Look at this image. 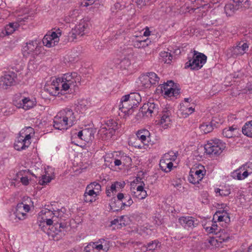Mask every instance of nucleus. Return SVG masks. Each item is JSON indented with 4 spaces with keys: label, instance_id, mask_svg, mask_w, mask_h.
<instances>
[{
    "label": "nucleus",
    "instance_id": "f257e3e1",
    "mask_svg": "<svg viewBox=\"0 0 252 252\" xmlns=\"http://www.w3.org/2000/svg\"><path fill=\"white\" fill-rule=\"evenodd\" d=\"M76 117L73 110L65 108L60 111L54 118L53 126L59 130L67 129L75 124Z\"/></svg>",
    "mask_w": 252,
    "mask_h": 252
},
{
    "label": "nucleus",
    "instance_id": "f03ea898",
    "mask_svg": "<svg viewBox=\"0 0 252 252\" xmlns=\"http://www.w3.org/2000/svg\"><path fill=\"white\" fill-rule=\"evenodd\" d=\"M141 100L139 94L132 93L123 96L119 104V110L126 115H131L133 109L137 107Z\"/></svg>",
    "mask_w": 252,
    "mask_h": 252
},
{
    "label": "nucleus",
    "instance_id": "7ed1b4c3",
    "mask_svg": "<svg viewBox=\"0 0 252 252\" xmlns=\"http://www.w3.org/2000/svg\"><path fill=\"white\" fill-rule=\"evenodd\" d=\"M34 134V130L31 127L23 129L17 137L14 143V148L17 151L25 150L31 144V138Z\"/></svg>",
    "mask_w": 252,
    "mask_h": 252
},
{
    "label": "nucleus",
    "instance_id": "20e7f679",
    "mask_svg": "<svg viewBox=\"0 0 252 252\" xmlns=\"http://www.w3.org/2000/svg\"><path fill=\"white\" fill-rule=\"evenodd\" d=\"M62 78L63 83L61 91H66L69 89L75 90L77 84L80 83V77L77 76L76 72L65 74Z\"/></svg>",
    "mask_w": 252,
    "mask_h": 252
},
{
    "label": "nucleus",
    "instance_id": "39448f33",
    "mask_svg": "<svg viewBox=\"0 0 252 252\" xmlns=\"http://www.w3.org/2000/svg\"><path fill=\"white\" fill-rule=\"evenodd\" d=\"M206 60L207 57L204 54L194 51L192 59L186 63L185 68L190 67L191 70H198L203 66Z\"/></svg>",
    "mask_w": 252,
    "mask_h": 252
},
{
    "label": "nucleus",
    "instance_id": "423d86ee",
    "mask_svg": "<svg viewBox=\"0 0 252 252\" xmlns=\"http://www.w3.org/2000/svg\"><path fill=\"white\" fill-rule=\"evenodd\" d=\"M127 196L122 193H118L117 195V198L113 197L110 202V206L112 209H113L114 211H118L120 210L125 209V207H129L133 203V200L131 197H128V201L126 202H124L123 199H126Z\"/></svg>",
    "mask_w": 252,
    "mask_h": 252
},
{
    "label": "nucleus",
    "instance_id": "0eeeda50",
    "mask_svg": "<svg viewBox=\"0 0 252 252\" xmlns=\"http://www.w3.org/2000/svg\"><path fill=\"white\" fill-rule=\"evenodd\" d=\"M110 241L100 239L95 242L90 243L84 249L85 252H107L110 248Z\"/></svg>",
    "mask_w": 252,
    "mask_h": 252
},
{
    "label": "nucleus",
    "instance_id": "6e6552de",
    "mask_svg": "<svg viewBox=\"0 0 252 252\" xmlns=\"http://www.w3.org/2000/svg\"><path fill=\"white\" fill-rule=\"evenodd\" d=\"M13 103L17 108L27 110L35 106L36 102L35 99L24 97L21 94H18L14 96Z\"/></svg>",
    "mask_w": 252,
    "mask_h": 252
},
{
    "label": "nucleus",
    "instance_id": "1a4fd4ad",
    "mask_svg": "<svg viewBox=\"0 0 252 252\" xmlns=\"http://www.w3.org/2000/svg\"><path fill=\"white\" fill-rule=\"evenodd\" d=\"M225 144L219 139L211 140L205 145L204 149L208 155H219L225 148Z\"/></svg>",
    "mask_w": 252,
    "mask_h": 252
},
{
    "label": "nucleus",
    "instance_id": "9d476101",
    "mask_svg": "<svg viewBox=\"0 0 252 252\" xmlns=\"http://www.w3.org/2000/svg\"><path fill=\"white\" fill-rule=\"evenodd\" d=\"M249 44L247 42L240 41L234 46L226 50V55L229 58H237L239 56H242L248 50Z\"/></svg>",
    "mask_w": 252,
    "mask_h": 252
},
{
    "label": "nucleus",
    "instance_id": "9b49d317",
    "mask_svg": "<svg viewBox=\"0 0 252 252\" xmlns=\"http://www.w3.org/2000/svg\"><path fill=\"white\" fill-rule=\"evenodd\" d=\"M42 47L38 45L37 40L31 41L27 43L23 48L24 55H31L32 57H35L40 53Z\"/></svg>",
    "mask_w": 252,
    "mask_h": 252
},
{
    "label": "nucleus",
    "instance_id": "f8f14e48",
    "mask_svg": "<svg viewBox=\"0 0 252 252\" xmlns=\"http://www.w3.org/2000/svg\"><path fill=\"white\" fill-rule=\"evenodd\" d=\"M174 83L173 81H168L167 83L161 85L160 89L162 93L167 96H175L178 95L180 93V89L174 88Z\"/></svg>",
    "mask_w": 252,
    "mask_h": 252
},
{
    "label": "nucleus",
    "instance_id": "ddd939ff",
    "mask_svg": "<svg viewBox=\"0 0 252 252\" xmlns=\"http://www.w3.org/2000/svg\"><path fill=\"white\" fill-rule=\"evenodd\" d=\"M38 220L46 222V224L50 226L54 222H56L54 211H52L47 209L41 210L39 214Z\"/></svg>",
    "mask_w": 252,
    "mask_h": 252
},
{
    "label": "nucleus",
    "instance_id": "4468645a",
    "mask_svg": "<svg viewBox=\"0 0 252 252\" xmlns=\"http://www.w3.org/2000/svg\"><path fill=\"white\" fill-rule=\"evenodd\" d=\"M17 74L13 71H9L2 76L0 80V85L2 87L7 89L8 87L14 85L16 84Z\"/></svg>",
    "mask_w": 252,
    "mask_h": 252
},
{
    "label": "nucleus",
    "instance_id": "2eb2a0df",
    "mask_svg": "<svg viewBox=\"0 0 252 252\" xmlns=\"http://www.w3.org/2000/svg\"><path fill=\"white\" fill-rule=\"evenodd\" d=\"M252 166V163L243 165L239 168L235 170L231 173V176L235 179L242 180L247 178L248 175L252 173V169L249 171L247 169L250 166Z\"/></svg>",
    "mask_w": 252,
    "mask_h": 252
},
{
    "label": "nucleus",
    "instance_id": "dca6fc26",
    "mask_svg": "<svg viewBox=\"0 0 252 252\" xmlns=\"http://www.w3.org/2000/svg\"><path fill=\"white\" fill-rule=\"evenodd\" d=\"M159 108V104L157 101L155 102L154 100H150L143 106L142 111L146 114L148 113L152 116L153 115L155 116L158 113Z\"/></svg>",
    "mask_w": 252,
    "mask_h": 252
},
{
    "label": "nucleus",
    "instance_id": "f3484780",
    "mask_svg": "<svg viewBox=\"0 0 252 252\" xmlns=\"http://www.w3.org/2000/svg\"><path fill=\"white\" fill-rule=\"evenodd\" d=\"M205 173L206 171L204 169H191L189 172L188 180L189 183L192 184H198L202 180Z\"/></svg>",
    "mask_w": 252,
    "mask_h": 252
},
{
    "label": "nucleus",
    "instance_id": "a211bd4d",
    "mask_svg": "<svg viewBox=\"0 0 252 252\" xmlns=\"http://www.w3.org/2000/svg\"><path fill=\"white\" fill-rule=\"evenodd\" d=\"M179 223L185 228L193 229L198 225L197 220L190 216L181 217L178 219Z\"/></svg>",
    "mask_w": 252,
    "mask_h": 252
},
{
    "label": "nucleus",
    "instance_id": "6ab92c4d",
    "mask_svg": "<svg viewBox=\"0 0 252 252\" xmlns=\"http://www.w3.org/2000/svg\"><path fill=\"white\" fill-rule=\"evenodd\" d=\"M194 104H188L186 102H182L180 104L179 113L181 117L187 118L189 115L194 112Z\"/></svg>",
    "mask_w": 252,
    "mask_h": 252
},
{
    "label": "nucleus",
    "instance_id": "aec40b11",
    "mask_svg": "<svg viewBox=\"0 0 252 252\" xmlns=\"http://www.w3.org/2000/svg\"><path fill=\"white\" fill-rule=\"evenodd\" d=\"M136 138L145 146L148 145L150 141V132L146 129H141L136 133Z\"/></svg>",
    "mask_w": 252,
    "mask_h": 252
},
{
    "label": "nucleus",
    "instance_id": "412c9836",
    "mask_svg": "<svg viewBox=\"0 0 252 252\" xmlns=\"http://www.w3.org/2000/svg\"><path fill=\"white\" fill-rule=\"evenodd\" d=\"M124 182H115L112 184L109 187H107L106 194L107 196H110L111 193L115 194L117 192L120 191L125 186Z\"/></svg>",
    "mask_w": 252,
    "mask_h": 252
},
{
    "label": "nucleus",
    "instance_id": "4be33fe9",
    "mask_svg": "<svg viewBox=\"0 0 252 252\" xmlns=\"http://www.w3.org/2000/svg\"><path fill=\"white\" fill-rule=\"evenodd\" d=\"M213 220H216L219 222L224 221L225 223H227L230 221V218L225 211H219L214 215Z\"/></svg>",
    "mask_w": 252,
    "mask_h": 252
},
{
    "label": "nucleus",
    "instance_id": "5701e85b",
    "mask_svg": "<svg viewBox=\"0 0 252 252\" xmlns=\"http://www.w3.org/2000/svg\"><path fill=\"white\" fill-rule=\"evenodd\" d=\"M89 29V24L84 20L81 21L80 23L76 26L74 31L78 35L82 36L88 32Z\"/></svg>",
    "mask_w": 252,
    "mask_h": 252
},
{
    "label": "nucleus",
    "instance_id": "b1692460",
    "mask_svg": "<svg viewBox=\"0 0 252 252\" xmlns=\"http://www.w3.org/2000/svg\"><path fill=\"white\" fill-rule=\"evenodd\" d=\"M54 211V216L56 222H59L60 220L65 221L69 218V215L64 207Z\"/></svg>",
    "mask_w": 252,
    "mask_h": 252
},
{
    "label": "nucleus",
    "instance_id": "393cba45",
    "mask_svg": "<svg viewBox=\"0 0 252 252\" xmlns=\"http://www.w3.org/2000/svg\"><path fill=\"white\" fill-rule=\"evenodd\" d=\"M160 115L161 117L159 123L160 124L163 125V126L166 128V127L170 124L171 111L166 108L162 111V114Z\"/></svg>",
    "mask_w": 252,
    "mask_h": 252
},
{
    "label": "nucleus",
    "instance_id": "a878e982",
    "mask_svg": "<svg viewBox=\"0 0 252 252\" xmlns=\"http://www.w3.org/2000/svg\"><path fill=\"white\" fill-rule=\"evenodd\" d=\"M238 133V128L236 126H232L223 129L222 135L226 138H232L236 136Z\"/></svg>",
    "mask_w": 252,
    "mask_h": 252
},
{
    "label": "nucleus",
    "instance_id": "bb28decb",
    "mask_svg": "<svg viewBox=\"0 0 252 252\" xmlns=\"http://www.w3.org/2000/svg\"><path fill=\"white\" fill-rule=\"evenodd\" d=\"M239 9V8L237 6V4L233 3L232 0H230L229 2L224 7L225 12L226 15L228 16L233 15Z\"/></svg>",
    "mask_w": 252,
    "mask_h": 252
},
{
    "label": "nucleus",
    "instance_id": "cd10ccee",
    "mask_svg": "<svg viewBox=\"0 0 252 252\" xmlns=\"http://www.w3.org/2000/svg\"><path fill=\"white\" fill-rule=\"evenodd\" d=\"M99 134L102 140H107L110 139L114 135L115 133L113 130L107 129L106 126H105L100 129Z\"/></svg>",
    "mask_w": 252,
    "mask_h": 252
},
{
    "label": "nucleus",
    "instance_id": "c85d7f7f",
    "mask_svg": "<svg viewBox=\"0 0 252 252\" xmlns=\"http://www.w3.org/2000/svg\"><path fill=\"white\" fill-rule=\"evenodd\" d=\"M173 165V163L171 161L164 160L163 157H162L159 162V166L161 169L166 173L171 171Z\"/></svg>",
    "mask_w": 252,
    "mask_h": 252
},
{
    "label": "nucleus",
    "instance_id": "c756f323",
    "mask_svg": "<svg viewBox=\"0 0 252 252\" xmlns=\"http://www.w3.org/2000/svg\"><path fill=\"white\" fill-rule=\"evenodd\" d=\"M139 87L142 89L149 88L151 87L150 83L149 82V78L146 74L141 75L139 78Z\"/></svg>",
    "mask_w": 252,
    "mask_h": 252
},
{
    "label": "nucleus",
    "instance_id": "7c9ffc66",
    "mask_svg": "<svg viewBox=\"0 0 252 252\" xmlns=\"http://www.w3.org/2000/svg\"><path fill=\"white\" fill-rule=\"evenodd\" d=\"M126 7V2L123 0H118L111 7V10L113 13H116L124 9Z\"/></svg>",
    "mask_w": 252,
    "mask_h": 252
},
{
    "label": "nucleus",
    "instance_id": "2f4dec72",
    "mask_svg": "<svg viewBox=\"0 0 252 252\" xmlns=\"http://www.w3.org/2000/svg\"><path fill=\"white\" fill-rule=\"evenodd\" d=\"M242 131L244 135L252 137V120L245 123L242 127Z\"/></svg>",
    "mask_w": 252,
    "mask_h": 252
},
{
    "label": "nucleus",
    "instance_id": "473e14b6",
    "mask_svg": "<svg viewBox=\"0 0 252 252\" xmlns=\"http://www.w3.org/2000/svg\"><path fill=\"white\" fill-rule=\"evenodd\" d=\"M218 239L219 243L226 242L230 238V234H229L225 229H221L218 233Z\"/></svg>",
    "mask_w": 252,
    "mask_h": 252
},
{
    "label": "nucleus",
    "instance_id": "72a5a7b5",
    "mask_svg": "<svg viewBox=\"0 0 252 252\" xmlns=\"http://www.w3.org/2000/svg\"><path fill=\"white\" fill-rule=\"evenodd\" d=\"M160 247V243L158 240L152 241L146 245L143 246V247L146 248V251H154Z\"/></svg>",
    "mask_w": 252,
    "mask_h": 252
},
{
    "label": "nucleus",
    "instance_id": "f704fd0d",
    "mask_svg": "<svg viewBox=\"0 0 252 252\" xmlns=\"http://www.w3.org/2000/svg\"><path fill=\"white\" fill-rule=\"evenodd\" d=\"M211 223V226H207L204 227V228L206 229V231L211 233H215L216 234H218V232L220 231L221 229L219 228V226L217 223V221L216 220H214Z\"/></svg>",
    "mask_w": 252,
    "mask_h": 252
},
{
    "label": "nucleus",
    "instance_id": "c9c22d12",
    "mask_svg": "<svg viewBox=\"0 0 252 252\" xmlns=\"http://www.w3.org/2000/svg\"><path fill=\"white\" fill-rule=\"evenodd\" d=\"M84 134V141L89 142L92 141L94 138L93 131L92 129L85 128L83 129Z\"/></svg>",
    "mask_w": 252,
    "mask_h": 252
},
{
    "label": "nucleus",
    "instance_id": "e433bc0d",
    "mask_svg": "<svg viewBox=\"0 0 252 252\" xmlns=\"http://www.w3.org/2000/svg\"><path fill=\"white\" fill-rule=\"evenodd\" d=\"M233 3L237 4V6L239 8L244 7L245 9L249 8L251 5V1L250 0H232Z\"/></svg>",
    "mask_w": 252,
    "mask_h": 252
},
{
    "label": "nucleus",
    "instance_id": "4c0bfd02",
    "mask_svg": "<svg viewBox=\"0 0 252 252\" xmlns=\"http://www.w3.org/2000/svg\"><path fill=\"white\" fill-rule=\"evenodd\" d=\"M146 75H148V78H149V82L150 83V86L157 85L158 84L159 78L158 75L153 72H149Z\"/></svg>",
    "mask_w": 252,
    "mask_h": 252
},
{
    "label": "nucleus",
    "instance_id": "58836bf2",
    "mask_svg": "<svg viewBox=\"0 0 252 252\" xmlns=\"http://www.w3.org/2000/svg\"><path fill=\"white\" fill-rule=\"evenodd\" d=\"M151 41H149V39L147 38L146 39L141 40H136L134 42L133 45L135 48H144L148 46L149 43H150Z\"/></svg>",
    "mask_w": 252,
    "mask_h": 252
},
{
    "label": "nucleus",
    "instance_id": "ea45409f",
    "mask_svg": "<svg viewBox=\"0 0 252 252\" xmlns=\"http://www.w3.org/2000/svg\"><path fill=\"white\" fill-rule=\"evenodd\" d=\"M88 102L86 99L79 100L78 101L77 104L76 105V109L77 111H79L80 112L86 110L87 108V105Z\"/></svg>",
    "mask_w": 252,
    "mask_h": 252
},
{
    "label": "nucleus",
    "instance_id": "a19ab883",
    "mask_svg": "<svg viewBox=\"0 0 252 252\" xmlns=\"http://www.w3.org/2000/svg\"><path fill=\"white\" fill-rule=\"evenodd\" d=\"M54 42V41L52 40V39H51V37H50L48 34H46L42 39V42L44 45L49 48L56 45Z\"/></svg>",
    "mask_w": 252,
    "mask_h": 252
},
{
    "label": "nucleus",
    "instance_id": "79ce46f5",
    "mask_svg": "<svg viewBox=\"0 0 252 252\" xmlns=\"http://www.w3.org/2000/svg\"><path fill=\"white\" fill-rule=\"evenodd\" d=\"M131 64L130 60L126 57L124 58L119 63V67L121 69H127Z\"/></svg>",
    "mask_w": 252,
    "mask_h": 252
},
{
    "label": "nucleus",
    "instance_id": "37998d69",
    "mask_svg": "<svg viewBox=\"0 0 252 252\" xmlns=\"http://www.w3.org/2000/svg\"><path fill=\"white\" fill-rule=\"evenodd\" d=\"M23 206L22 204H17L16 212L14 213L16 217L18 218L19 220L24 219L25 216L26 215L25 213L22 211V207Z\"/></svg>",
    "mask_w": 252,
    "mask_h": 252
},
{
    "label": "nucleus",
    "instance_id": "c03bdc74",
    "mask_svg": "<svg viewBox=\"0 0 252 252\" xmlns=\"http://www.w3.org/2000/svg\"><path fill=\"white\" fill-rule=\"evenodd\" d=\"M62 78H55L52 81L51 86L53 89H55L56 91H59L60 87L62 88Z\"/></svg>",
    "mask_w": 252,
    "mask_h": 252
},
{
    "label": "nucleus",
    "instance_id": "a18cd8bd",
    "mask_svg": "<svg viewBox=\"0 0 252 252\" xmlns=\"http://www.w3.org/2000/svg\"><path fill=\"white\" fill-rule=\"evenodd\" d=\"M160 56L162 58L165 63H169L171 61L173 56L170 53L162 51L160 53Z\"/></svg>",
    "mask_w": 252,
    "mask_h": 252
},
{
    "label": "nucleus",
    "instance_id": "49530a36",
    "mask_svg": "<svg viewBox=\"0 0 252 252\" xmlns=\"http://www.w3.org/2000/svg\"><path fill=\"white\" fill-rule=\"evenodd\" d=\"M106 126L107 129L113 130L114 133H115L116 130L119 128L118 123L113 120L108 121L106 123Z\"/></svg>",
    "mask_w": 252,
    "mask_h": 252
},
{
    "label": "nucleus",
    "instance_id": "de8ad7c7",
    "mask_svg": "<svg viewBox=\"0 0 252 252\" xmlns=\"http://www.w3.org/2000/svg\"><path fill=\"white\" fill-rule=\"evenodd\" d=\"M17 28V24L10 23L5 27V32L7 35L12 34Z\"/></svg>",
    "mask_w": 252,
    "mask_h": 252
},
{
    "label": "nucleus",
    "instance_id": "09e8293b",
    "mask_svg": "<svg viewBox=\"0 0 252 252\" xmlns=\"http://www.w3.org/2000/svg\"><path fill=\"white\" fill-rule=\"evenodd\" d=\"M201 129L204 131L205 133H208L212 131L213 129V126L211 123H203L200 126Z\"/></svg>",
    "mask_w": 252,
    "mask_h": 252
},
{
    "label": "nucleus",
    "instance_id": "8fccbe9b",
    "mask_svg": "<svg viewBox=\"0 0 252 252\" xmlns=\"http://www.w3.org/2000/svg\"><path fill=\"white\" fill-rule=\"evenodd\" d=\"M164 160H167L168 161H175L177 157L176 154L172 151L169 152L165 154L162 157Z\"/></svg>",
    "mask_w": 252,
    "mask_h": 252
},
{
    "label": "nucleus",
    "instance_id": "3c124183",
    "mask_svg": "<svg viewBox=\"0 0 252 252\" xmlns=\"http://www.w3.org/2000/svg\"><path fill=\"white\" fill-rule=\"evenodd\" d=\"M52 178L49 175H43L38 181V183L40 185L44 186L50 183Z\"/></svg>",
    "mask_w": 252,
    "mask_h": 252
},
{
    "label": "nucleus",
    "instance_id": "603ef678",
    "mask_svg": "<svg viewBox=\"0 0 252 252\" xmlns=\"http://www.w3.org/2000/svg\"><path fill=\"white\" fill-rule=\"evenodd\" d=\"M84 194H87L88 195L93 196L95 198L97 195H98L94 190L92 189V186H87L85 190Z\"/></svg>",
    "mask_w": 252,
    "mask_h": 252
},
{
    "label": "nucleus",
    "instance_id": "864d4df0",
    "mask_svg": "<svg viewBox=\"0 0 252 252\" xmlns=\"http://www.w3.org/2000/svg\"><path fill=\"white\" fill-rule=\"evenodd\" d=\"M38 225L39 227L41 228V229L44 231V232H46L47 234H48L49 235H51L52 236H54L53 234H51V232L50 231H48V228H47V226H48L47 225L46 226L45 225L46 223V222H42L41 220H38Z\"/></svg>",
    "mask_w": 252,
    "mask_h": 252
},
{
    "label": "nucleus",
    "instance_id": "5fc2aeb1",
    "mask_svg": "<svg viewBox=\"0 0 252 252\" xmlns=\"http://www.w3.org/2000/svg\"><path fill=\"white\" fill-rule=\"evenodd\" d=\"M50 37H51L52 40L54 41L55 44L56 45L59 41V36L61 35V33L60 32H53L51 33V34H48Z\"/></svg>",
    "mask_w": 252,
    "mask_h": 252
},
{
    "label": "nucleus",
    "instance_id": "6e6d98bb",
    "mask_svg": "<svg viewBox=\"0 0 252 252\" xmlns=\"http://www.w3.org/2000/svg\"><path fill=\"white\" fill-rule=\"evenodd\" d=\"M215 192L217 194L219 193V195L221 196H226L230 193V189H223L218 188L215 189Z\"/></svg>",
    "mask_w": 252,
    "mask_h": 252
},
{
    "label": "nucleus",
    "instance_id": "4d7b16f0",
    "mask_svg": "<svg viewBox=\"0 0 252 252\" xmlns=\"http://www.w3.org/2000/svg\"><path fill=\"white\" fill-rule=\"evenodd\" d=\"M88 186H92V189H94L95 192H96L98 194L101 191V187L100 185L95 182L91 183L90 184L88 185Z\"/></svg>",
    "mask_w": 252,
    "mask_h": 252
},
{
    "label": "nucleus",
    "instance_id": "13d9d810",
    "mask_svg": "<svg viewBox=\"0 0 252 252\" xmlns=\"http://www.w3.org/2000/svg\"><path fill=\"white\" fill-rule=\"evenodd\" d=\"M54 225L48 227V229H50V232L52 233V232L53 233V234L54 235H58L59 232L62 231V229H60V228H57L58 226H57L56 222H54Z\"/></svg>",
    "mask_w": 252,
    "mask_h": 252
},
{
    "label": "nucleus",
    "instance_id": "bf43d9fd",
    "mask_svg": "<svg viewBox=\"0 0 252 252\" xmlns=\"http://www.w3.org/2000/svg\"><path fill=\"white\" fill-rule=\"evenodd\" d=\"M77 33L74 30H72L71 32L68 33V41H73L76 38Z\"/></svg>",
    "mask_w": 252,
    "mask_h": 252
},
{
    "label": "nucleus",
    "instance_id": "052dcab7",
    "mask_svg": "<svg viewBox=\"0 0 252 252\" xmlns=\"http://www.w3.org/2000/svg\"><path fill=\"white\" fill-rule=\"evenodd\" d=\"M125 158H127L129 160H130V158L128 157H121L120 159H115L114 161V163L115 166H119L121 165L123 163V160H124Z\"/></svg>",
    "mask_w": 252,
    "mask_h": 252
},
{
    "label": "nucleus",
    "instance_id": "680f3d73",
    "mask_svg": "<svg viewBox=\"0 0 252 252\" xmlns=\"http://www.w3.org/2000/svg\"><path fill=\"white\" fill-rule=\"evenodd\" d=\"M206 241V243L209 244L211 246H216L217 243H219L218 239L214 237H210Z\"/></svg>",
    "mask_w": 252,
    "mask_h": 252
},
{
    "label": "nucleus",
    "instance_id": "e2e57ef3",
    "mask_svg": "<svg viewBox=\"0 0 252 252\" xmlns=\"http://www.w3.org/2000/svg\"><path fill=\"white\" fill-rule=\"evenodd\" d=\"M57 226H59L60 229H64L67 226V223L63 220H60L59 222H56Z\"/></svg>",
    "mask_w": 252,
    "mask_h": 252
},
{
    "label": "nucleus",
    "instance_id": "0e129e2a",
    "mask_svg": "<svg viewBox=\"0 0 252 252\" xmlns=\"http://www.w3.org/2000/svg\"><path fill=\"white\" fill-rule=\"evenodd\" d=\"M139 141H140L137 140V138H136L135 141L132 143L133 146L138 149H142L143 148L145 145L141 142L139 143Z\"/></svg>",
    "mask_w": 252,
    "mask_h": 252
},
{
    "label": "nucleus",
    "instance_id": "69168bd1",
    "mask_svg": "<svg viewBox=\"0 0 252 252\" xmlns=\"http://www.w3.org/2000/svg\"><path fill=\"white\" fill-rule=\"evenodd\" d=\"M95 200V198L87 194H84V200L86 202H93Z\"/></svg>",
    "mask_w": 252,
    "mask_h": 252
},
{
    "label": "nucleus",
    "instance_id": "338daca9",
    "mask_svg": "<svg viewBox=\"0 0 252 252\" xmlns=\"http://www.w3.org/2000/svg\"><path fill=\"white\" fill-rule=\"evenodd\" d=\"M20 181L22 182V183L25 186L28 185L29 183V179L26 176L21 177L20 179Z\"/></svg>",
    "mask_w": 252,
    "mask_h": 252
},
{
    "label": "nucleus",
    "instance_id": "774afa93",
    "mask_svg": "<svg viewBox=\"0 0 252 252\" xmlns=\"http://www.w3.org/2000/svg\"><path fill=\"white\" fill-rule=\"evenodd\" d=\"M140 196H139V199L141 200L145 198L147 196V192L145 190H142L140 192Z\"/></svg>",
    "mask_w": 252,
    "mask_h": 252
}]
</instances>
